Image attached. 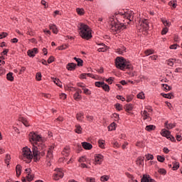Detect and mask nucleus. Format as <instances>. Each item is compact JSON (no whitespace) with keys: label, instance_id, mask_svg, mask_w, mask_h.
Returning <instances> with one entry per match:
<instances>
[{"label":"nucleus","instance_id":"nucleus-7","mask_svg":"<svg viewBox=\"0 0 182 182\" xmlns=\"http://www.w3.org/2000/svg\"><path fill=\"white\" fill-rule=\"evenodd\" d=\"M140 29L142 31H149V20L141 18L139 20Z\"/></svg>","mask_w":182,"mask_h":182},{"label":"nucleus","instance_id":"nucleus-49","mask_svg":"<svg viewBox=\"0 0 182 182\" xmlns=\"http://www.w3.org/2000/svg\"><path fill=\"white\" fill-rule=\"evenodd\" d=\"M158 173H159V174H163L164 176H166V174H167V171L164 168H159L158 170Z\"/></svg>","mask_w":182,"mask_h":182},{"label":"nucleus","instance_id":"nucleus-46","mask_svg":"<svg viewBox=\"0 0 182 182\" xmlns=\"http://www.w3.org/2000/svg\"><path fill=\"white\" fill-rule=\"evenodd\" d=\"M162 87L164 90H166L167 92H168V90H171V87H170L167 84H162Z\"/></svg>","mask_w":182,"mask_h":182},{"label":"nucleus","instance_id":"nucleus-10","mask_svg":"<svg viewBox=\"0 0 182 182\" xmlns=\"http://www.w3.org/2000/svg\"><path fill=\"white\" fill-rule=\"evenodd\" d=\"M141 114L143 117V120H147V122L151 121V117L146 110L141 111Z\"/></svg>","mask_w":182,"mask_h":182},{"label":"nucleus","instance_id":"nucleus-35","mask_svg":"<svg viewBox=\"0 0 182 182\" xmlns=\"http://www.w3.org/2000/svg\"><path fill=\"white\" fill-rule=\"evenodd\" d=\"M98 146L100 147V149H105V140L100 139L98 141Z\"/></svg>","mask_w":182,"mask_h":182},{"label":"nucleus","instance_id":"nucleus-27","mask_svg":"<svg viewBox=\"0 0 182 182\" xmlns=\"http://www.w3.org/2000/svg\"><path fill=\"white\" fill-rule=\"evenodd\" d=\"M51 79L53 80L54 83L58 86L59 87H62V82L58 78L51 77Z\"/></svg>","mask_w":182,"mask_h":182},{"label":"nucleus","instance_id":"nucleus-57","mask_svg":"<svg viewBox=\"0 0 182 182\" xmlns=\"http://www.w3.org/2000/svg\"><path fill=\"white\" fill-rule=\"evenodd\" d=\"M79 163H85L86 162V156H81L78 159Z\"/></svg>","mask_w":182,"mask_h":182},{"label":"nucleus","instance_id":"nucleus-16","mask_svg":"<svg viewBox=\"0 0 182 182\" xmlns=\"http://www.w3.org/2000/svg\"><path fill=\"white\" fill-rule=\"evenodd\" d=\"M66 69L70 71L75 70V69H76V64L74 63H69L66 65Z\"/></svg>","mask_w":182,"mask_h":182},{"label":"nucleus","instance_id":"nucleus-26","mask_svg":"<svg viewBox=\"0 0 182 182\" xmlns=\"http://www.w3.org/2000/svg\"><path fill=\"white\" fill-rule=\"evenodd\" d=\"M134 107V105L133 104H127L125 105V110L126 112H132Z\"/></svg>","mask_w":182,"mask_h":182},{"label":"nucleus","instance_id":"nucleus-58","mask_svg":"<svg viewBox=\"0 0 182 182\" xmlns=\"http://www.w3.org/2000/svg\"><path fill=\"white\" fill-rule=\"evenodd\" d=\"M86 119H87V122H93L94 117L92 115H87Z\"/></svg>","mask_w":182,"mask_h":182},{"label":"nucleus","instance_id":"nucleus-59","mask_svg":"<svg viewBox=\"0 0 182 182\" xmlns=\"http://www.w3.org/2000/svg\"><path fill=\"white\" fill-rule=\"evenodd\" d=\"M82 90H84V93L85 95H92V92H90V90L87 88H82Z\"/></svg>","mask_w":182,"mask_h":182},{"label":"nucleus","instance_id":"nucleus-32","mask_svg":"<svg viewBox=\"0 0 182 182\" xmlns=\"http://www.w3.org/2000/svg\"><path fill=\"white\" fill-rule=\"evenodd\" d=\"M76 12L78 15H80V16L85 15V9H80V8H77L76 9Z\"/></svg>","mask_w":182,"mask_h":182},{"label":"nucleus","instance_id":"nucleus-48","mask_svg":"<svg viewBox=\"0 0 182 182\" xmlns=\"http://www.w3.org/2000/svg\"><path fill=\"white\" fill-rule=\"evenodd\" d=\"M69 46L68 44H65L58 47V50H65V49H68Z\"/></svg>","mask_w":182,"mask_h":182},{"label":"nucleus","instance_id":"nucleus-6","mask_svg":"<svg viewBox=\"0 0 182 182\" xmlns=\"http://www.w3.org/2000/svg\"><path fill=\"white\" fill-rule=\"evenodd\" d=\"M55 149V145H51L49 146L47 151L46 160L48 161L47 166H50V160L53 159V150Z\"/></svg>","mask_w":182,"mask_h":182},{"label":"nucleus","instance_id":"nucleus-44","mask_svg":"<svg viewBox=\"0 0 182 182\" xmlns=\"http://www.w3.org/2000/svg\"><path fill=\"white\" fill-rule=\"evenodd\" d=\"M109 176L104 175V176H101L100 180L102 182H106V181H109Z\"/></svg>","mask_w":182,"mask_h":182},{"label":"nucleus","instance_id":"nucleus-51","mask_svg":"<svg viewBox=\"0 0 182 182\" xmlns=\"http://www.w3.org/2000/svg\"><path fill=\"white\" fill-rule=\"evenodd\" d=\"M157 160H158V161H160V163H164V160H166V158H164V156L158 155Z\"/></svg>","mask_w":182,"mask_h":182},{"label":"nucleus","instance_id":"nucleus-42","mask_svg":"<svg viewBox=\"0 0 182 182\" xmlns=\"http://www.w3.org/2000/svg\"><path fill=\"white\" fill-rule=\"evenodd\" d=\"M74 99L75 100H80L82 99V96H80L78 92H76L74 94Z\"/></svg>","mask_w":182,"mask_h":182},{"label":"nucleus","instance_id":"nucleus-53","mask_svg":"<svg viewBox=\"0 0 182 182\" xmlns=\"http://www.w3.org/2000/svg\"><path fill=\"white\" fill-rule=\"evenodd\" d=\"M179 167H180V164L178 162H175L173 164V170H178Z\"/></svg>","mask_w":182,"mask_h":182},{"label":"nucleus","instance_id":"nucleus-1","mask_svg":"<svg viewBox=\"0 0 182 182\" xmlns=\"http://www.w3.org/2000/svg\"><path fill=\"white\" fill-rule=\"evenodd\" d=\"M134 13L132 10H126L124 11L115 13L108 18V24L109 29L112 33H117L123 29H126V23L127 25L133 21Z\"/></svg>","mask_w":182,"mask_h":182},{"label":"nucleus","instance_id":"nucleus-45","mask_svg":"<svg viewBox=\"0 0 182 182\" xmlns=\"http://www.w3.org/2000/svg\"><path fill=\"white\" fill-rule=\"evenodd\" d=\"M114 107L118 110V112H120V110H123V106H122V105H120L119 103L115 104Z\"/></svg>","mask_w":182,"mask_h":182},{"label":"nucleus","instance_id":"nucleus-5","mask_svg":"<svg viewBox=\"0 0 182 182\" xmlns=\"http://www.w3.org/2000/svg\"><path fill=\"white\" fill-rule=\"evenodd\" d=\"M33 157L35 156H33V154H32L31 149L28 148V146L22 149V154L21 156V160L26 161V163H31Z\"/></svg>","mask_w":182,"mask_h":182},{"label":"nucleus","instance_id":"nucleus-20","mask_svg":"<svg viewBox=\"0 0 182 182\" xmlns=\"http://www.w3.org/2000/svg\"><path fill=\"white\" fill-rule=\"evenodd\" d=\"M19 120L23 123V124H24V126H26V127H29V122H28V119H26V118L21 117L19 118Z\"/></svg>","mask_w":182,"mask_h":182},{"label":"nucleus","instance_id":"nucleus-22","mask_svg":"<svg viewBox=\"0 0 182 182\" xmlns=\"http://www.w3.org/2000/svg\"><path fill=\"white\" fill-rule=\"evenodd\" d=\"M117 52L119 53V55H124V53H126V47L122 46L117 48Z\"/></svg>","mask_w":182,"mask_h":182},{"label":"nucleus","instance_id":"nucleus-8","mask_svg":"<svg viewBox=\"0 0 182 182\" xmlns=\"http://www.w3.org/2000/svg\"><path fill=\"white\" fill-rule=\"evenodd\" d=\"M55 173L53 175V179L55 180V181H58L59 178H63V172L62 171V169L55 168Z\"/></svg>","mask_w":182,"mask_h":182},{"label":"nucleus","instance_id":"nucleus-18","mask_svg":"<svg viewBox=\"0 0 182 182\" xmlns=\"http://www.w3.org/2000/svg\"><path fill=\"white\" fill-rule=\"evenodd\" d=\"M75 132L77 133V134H82L83 132V128H82L80 124H75Z\"/></svg>","mask_w":182,"mask_h":182},{"label":"nucleus","instance_id":"nucleus-61","mask_svg":"<svg viewBox=\"0 0 182 182\" xmlns=\"http://www.w3.org/2000/svg\"><path fill=\"white\" fill-rule=\"evenodd\" d=\"M168 32V28L165 27L161 31V35H166Z\"/></svg>","mask_w":182,"mask_h":182},{"label":"nucleus","instance_id":"nucleus-2","mask_svg":"<svg viewBox=\"0 0 182 182\" xmlns=\"http://www.w3.org/2000/svg\"><path fill=\"white\" fill-rule=\"evenodd\" d=\"M29 140L31 143L32 141L34 142L32 147L34 159L38 160L39 156H45V151H46V139L36 132H31L29 134Z\"/></svg>","mask_w":182,"mask_h":182},{"label":"nucleus","instance_id":"nucleus-64","mask_svg":"<svg viewBox=\"0 0 182 182\" xmlns=\"http://www.w3.org/2000/svg\"><path fill=\"white\" fill-rule=\"evenodd\" d=\"M5 59V57L4 55L0 56V66L1 65H5V61L4 60Z\"/></svg>","mask_w":182,"mask_h":182},{"label":"nucleus","instance_id":"nucleus-17","mask_svg":"<svg viewBox=\"0 0 182 182\" xmlns=\"http://www.w3.org/2000/svg\"><path fill=\"white\" fill-rule=\"evenodd\" d=\"M70 153V147L69 146H65L62 151L63 156H65V157H68Z\"/></svg>","mask_w":182,"mask_h":182},{"label":"nucleus","instance_id":"nucleus-40","mask_svg":"<svg viewBox=\"0 0 182 182\" xmlns=\"http://www.w3.org/2000/svg\"><path fill=\"white\" fill-rule=\"evenodd\" d=\"M9 161H11V155L6 154L5 158V163L7 164V167L9 166Z\"/></svg>","mask_w":182,"mask_h":182},{"label":"nucleus","instance_id":"nucleus-54","mask_svg":"<svg viewBox=\"0 0 182 182\" xmlns=\"http://www.w3.org/2000/svg\"><path fill=\"white\" fill-rule=\"evenodd\" d=\"M85 181L87 182H96V179L95 178H92V177H87L85 178Z\"/></svg>","mask_w":182,"mask_h":182},{"label":"nucleus","instance_id":"nucleus-25","mask_svg":"<svg viewBox=\"0 0 182 182\" xmlns=\"http://www.w3.org/2000/svg\"><path fill=\"white\" fill-rule=\"evenodd\" d=\"M161 21L162 23L164 25L165 28H169V26H171V23L166 21V18H161Z\"/></svg>","mask_w":182,"mask_h":182},{"label":"nucleus","instance_id":"nucleus-34","mask_svg":"<svg viewBox=\"0 0 182 182\" xmlns=\"http://www.w3.org/2000/svg\"><path fill=\"white\" fill-rule=\"evenodd\" d=\"M34 177H35V176L33 174L28 173L26 176V180H27V181L31 182V181H32V180H33Z\"/></svg>","mask_w":182,"mask_h":182},{"label":"nucleus","instance_id":"nucleus-41","mask_svg":"<svg viewBox=\"0 0 182 182\" xmlns=\"http://www.w3.org/2000/svg\"><path fill=\"white\" fill-rule=\"evenodd\" d=\"M136 147H140V149H143L144 147V143L143 141H138L136 144Z\"/></svg>","mask_w":182,"mask_h":182},{"label":"nucleus","instance_id":"nucleus-23","mask_svg":"<svg viewBox=\"0 0 182 182\" xmlns=\"http://www.w3.org/2000/svg\"><path fill=\"white\" fill-rule=\"evenodd\" d=\"M84 114L83 112H78L76 114V119L78 122H83L84 119Z\"/></svg>","mask_w":182,"mask_h":182},{"label":"nucleus","instance_id":"nucleus-39","mask_svg":"<svg viewBox=\"0 0 182 182\" xmlns=\"http://www.w3.org/2000/svg\"><path fill=\"white\" fill-rule=\"evenodd\" d=\"M149 178H150L149 175H144L141 182H149Z\"/></svg>","mask_w":182,"mask_h":182},{"label":"nucleus","instance_id":"nucleus-30","mask_svg":"<svg viewBox=\"0 0 182 182\" xmlns=\"http://www.w3.org/2000/svg\"><path fill=\"white\" fill-rule=\"evenodd\" d=\"M116 126H117L116 123L115 122H112L108 127V130L109 132H113V130H116Z\"/></svg>","mask_w":182,"mask_h":182},{"label":"nucleus","instance_id":"nucleus-24","mask_svg":"<svg viewBox=\"0 0 182 182\" xmlns=\"http://www.w3.org/2000/svg\"><path fill=\"white\" fill-rule=\"evenodd\" d=\"M144 161V159L141 156H139L136 160V164L137 166H143V163Z\"/></svg>","mask_w":182,"mask_h":182},{"label":"nucleus","instance_id":"nucleus-13","mask_svg":"<svg viewBox=\"0 0 182 182\" xmlns=\"http://www.w3.org/2000/svg\"><path fill=\"white\" fill-rule=\"evenodd\" d=\"M126 176L129 178L128 182H139L137 179L134 178V176L132 174H130L129 172L125 173Z\"/></svg>","mask_w":182,"mask_h":182},{"label":"nucleus","instance_id":"nucleus-52","mask_svg":"<svg viewBox=\"0 0 182 182\" xmlns=\"http://www.w3.org/2000/svg\"><path fill=\"white\" fill-rule=\"evenodd\" d=\"M112 117H114V122H119V119H120V118L119 117V114H117V113H114V114H112Z\"/></svg>","mask_w":182,"mask_h":182},{"label":"nucleus","instance_id":"nucleus-63","mask_svg":"<svg viewBox=\"0 0 182 182\" xmlns=\"http://www.w3.org/2000/svg\"><path fill=\"white\" fill-rule=\"evenodd\" d=\"M27 35H29V36H35V32L32 30H29L27 31Z\"/></svg>","mask_w":182,"mask_h":182},{"label":"nucleus","instance_id":"nucleus-36","mask_svg":"<svg viewBox=\"0 0 182 182\" xmlns=\"http://www.w3.org/2000/svg\"><path fill=\"white\" fill-rule=\"evenodd\" d=\"M102 89H103V90H105V92H109L110 91V87L109 86V85L105 84V82L102 85Z\"/></svg>","mask_w":182,"mask_h":182},{"label":"nucleus","instance_id":"nucleus-37","mask_svg":"<svg viewBox=\"0 0 182 182\" xmlns=\"http://www.w3.org/2000/svg\"><path fill=\"white\" fill-rule=\"evenodd\" d=\"M36 79L38 82H41V80H42V73L41 72L36 73Z\"/></svg>","mask_w":182,"mask_h":182},{"label":"nucleus","instance_id":"nucleus-56","mask_svg":"<svg viewBox=\"0 0 182 182\" xmlns=\"http://www.w3.org/2000/svg\"><path fill=\"white\" fill-rule=\"evenodd\" d=\"M146 160H153V159H154V156H153V154H147L146 155Z\"/></svg>","mask_w":182,"mask_h":182},{"label":"nucleus","instance_id":"nucleus-11","mask_svg":"<svg viewBox=\"0 0 182 182\" xmlns=\"http://www.w3.org/2000/svg\"><path fill=\"white\" fill-rule=\"evenodd\" d=\"M81 145L84 150H92L93 149V145L87 141L82 142Z\"/></svg>","mask_w":182,"mask_h":182},{"label":"nucleus","instance_id":"nucleus-38","mask_svg":"<svg viewBox=\"0 0 182 182\" xmlns=\"http://www.w3.org/2000/svg\"><path fill=\"white\" fill-rule=\"evenodd\" d=\"M144 53L146 56H150V55H153V53H154V50L153 49L146 50H145Z\"/></svg>","mask_w":182,"mask_h":182},{"label":"nucleus","instance_id":"nucleus-9","mask_svg":"<svg viewBox=\"0 0 182 182\" xmlns=\"http://www.w3.org/2000/svg\"><path fill=\"white\" fill-rule=\"evenodd\" d=\"M105 157L103 156V155L98 154H95V164H102V163L103 162V159Z\"/></svg>","mask_w":182,"mask_h":182},{"label":"nucleus","instance_id":"nucleus-60","mask_svg":"<svg viewBox=\"0 0 182 182\" xmlns=\"http://www.w3.org/2000/svg\"><path fill=\"white\" fill-rule=\"evenodd\" d=\"M8 36V33L3 32L0 33V39H4V38H6Z\"/></svg>","mask_w":182,"mask_h":182},{"label":"nucleus","instance_id":"nucleus-31","mask_svg":"<svg viewBox=\"0 0 182 182\" xmlns=\"http://www.w3.org/2000/svg\"><path fill=\"white\" fill-rule=\"evenodd\" d=\"M74 60H75V62H77V66H83V60H82L81 58L75 57Z\"/></svg>","mask_w":182,"mask_h":182},{"label":"nucleus","instance_id":"nucleus-19","mask_svg":"<svg viewBox=\"0 0 182 182\" xmlns=\"http://www.w3.org/2000/svg\"><path fill=\"white\" fill-rule=\"evenodd\" d=\"M16 172L17 177H19L22 174V166L20 164H18L16 167Z\"/></svg>","mask_w":182,"mask_h":182},{"label":"nucleus","instance_id":"nucleus-29","mask_svg":"<svg viewBox=\"0 0 182 182\" xmlns=\"http://www.w3.org/2000/svg\"><path fill=\"white\" fill-rule=\"evenodd\" d=\"M145 130L146 132H151L153 130H156V126L154 125H147L146 127H145Z\"/></svg>","mask_w":182,"mask_h":182},{"label":"nucleus","instance_id":"nucleus-12","mask_svg":"<svg viewBox=\"0 0 182 182\" xmlns=\"http://www.w3.org/2000/svg\"><path fill=\"white\" fill-rule=\"evenodd\" d=\"M27 53L30 56V58H35V55L38 53V48H34L32 50H28Z\"/></svg>","mask_w":182,"mask_h":182},{"label":"nucleus","instance_id":"nucleus-28","mask_svg":"<svg viewBox=\"0 0 182 182\" xmlns=\"http://www.w3.org/2000/svg\"><path fill=\"white\" fill-rule=\"evenodd\" d=\"M168 5L169 6H172L173 9H176V8H177V1L173 0V1H169Z\"/></svg>","mask_w":182,"mask_h":182},{"label":"nucleus","instance_id":"nucleus-14","mask_svg":"<svg viewBox=\"0 0 182 182\" xmlns=\"http://www.w3.org/2000/svg\"><path fill=\"white\" fill-rule=\"evenodd\" d=\"M161 134L163 136V137H166V139H168L171 134V133L170 132V131L164 129L161 130Z\"/></svg>","mask_w":182,"mask_h":182},{"label":"nucleus","instance_id":"nucleus-55","mask_svg":"<svg viewBox=\"0 0 182 182\" xmlns=\"http://www.w3.org/2000/svg\"><path fill=\"white\" fill-rule=\"evenodd\" d=\"M172 96H173V94H171V93L163 95V97H165L166 99H171Z\"/></svg>","mask_w":182,"mask_h":182},{"label":"nucleus","instance_id":"nucleus-50","mask_svg":"<svg viewBox=\"0 0 182 182\" xmlns=\"http://www.w3.org/2000/svg\"><path fill=\"white\" fill-rule=\"evenodd\" d=\"M98 45H100V46H102V47H101V48L97 49V50L99 52H106V48H105V45L104 44H98Z\"/></svg>","mask_w":182,"mask_h":182},{"label":"nucleus","instance_id":"nucleus-4","mask_svg":"<svg viewBox=\"0 0 182 182\" xmlns=\"http://www.w3.org/2000/svg\"><path fill=\"white\" fill-rule=\"evenodd\" d=\"M115 65L117 69L120 70H124V69H129V70H133V65L130 63H127L126 59L123 57H117L115 59Z\"/></svg>","mask_w":182,"mask_h":182},{"label":"nucleus","instance_id":"nucleus-47","mask_svg":"<svg viewBox=\"0 0 182 182\" xmlns=\"http://www.w3.org/2000/svg\"><path fill=\"white\" fill-rule=\"evenodd\" d=\"M103 85H105V82H95V83L96 87H103Z\"/></svg>","mask_w":182,"mask_h":182},{"label":"nucleus","instance_id":"nucleus-43","mask_svg":"<svg viewBox=\"0 0 182 182\" xmlns=\"http://www.w3.org/2000/svg\"><path fill=\"white\" fill-rule=\"evenodd\" d=\"M136 97H137V99H141V100L146 99V97L144 96V92H139L136 95Z\"/></svg>","mask_w":182,"mask_h":182},{"label":"nucleus","instance_id":"nucleus-33","mask_svg":"<svg viewBox=\"0 0 182 182\" xmlns=\"http://www.w3.org/2000/svg\"><path fill=\"white\" fill-rule=\"evenodd\" d=\"M6 79H7V80H9L10 82H14V73H9L6 75Z\"/></svg>","mask_w":182,"mask_h":182},{"label":"nucleus","instance_id":"nucleus-3","mask_svg":"<svg viewBox=\"0 0 182 182\" xmlns=\"http://www.w3.org/2000/svg\"><path fill=\"white\" fill-rule=\"evenodd\" d=\"M79 31L80 36H81L82 39H85L86 41L92 39V28H90L89 26L81 23L80 24Z\"/></svg>","mask_w":182,"mask_h":182},{"label":"nucleus","instance_id":"nucleus-62","mask_svg":"<svg viewBox=\"0 0 182 182\" xmlns=\"http://www.w3.org/2000/svg\"><path fill=\"white\" fill-rule=\"evenodd\" d=\"M133 100V95H127V103H129V102H132Z\"/></svg>","mask_w":182,"mask_h":182},{"label":"nucleus","instance_id":"nucleus-15","mask_svg":"<svg viewBox=\"0 0 182 182\" xmlns=\"http://www.w3.org/2000/svg\"><path fill=\"white\" fill-rule=\"evenodd\" d=\"M49 28H50V31H52V32L53 33H55V35H58V33H59V30L58 29V26H56V25L50 24Z\"/></svg>","mask_w":182,"mask_h":182},{"label":"nucleus","instance_id":"nucleus-21","mask_svg":"<svg viewBox=\"0 0 182 182\" xmlns=\"http://www.w3.org/2000/svg\"><path fill=\"white\" fill-rule=\"evenodd\" d=\"M165 127L168 129V130H170L171 129H174V127H176V124L173 123L168 124V121H166L165 122Z\"/></svg>","mask_w":182,"mask_h":182}]
</instances>
